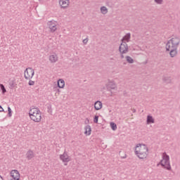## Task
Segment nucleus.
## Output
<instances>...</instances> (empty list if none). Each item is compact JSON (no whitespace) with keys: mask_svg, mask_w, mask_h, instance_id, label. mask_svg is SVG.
<instances>
[{"mask_svg":"<svg viewBox=\"0 0 180 180\" xmlns=\"http://www.w3.org/2000/svg\"><path fill=\"white\" fill-rule=\"evenodd\" d=\"M102 108V102L100 101H97L94 103V108L96 110H101V108Z\"/></svg>","mask_w":180,"mask_h":180,"instance_id":"13","label":"nucleus"},{"mask_svg":"<svg viewBox=\"0 0 180 180\" xmlns=\"http://www.w3.org/2000/svg\"><path fill=\"white\" fill-rule=\"evenodd\" d=\"M34 75V70L32 68H27L24 72V77L25 79H32Z\"/></svg>","mask_w":180,"mask_h":180,"instance_id":"6","label":"nucleus"},{"mask_svg":"<svg viewBox=\"0 0 180 180\" xmlns=\"http://www.w3.org/2000/svg\"><path fill=\"white\" fill-rule=\"evenodd\" d=\"M147 123H148V124H150L151 123H154V118H153V116L148 115V117H147Z\"/></svg>","mask_w":180,"mask_h":180,"instance_id":"20","label":"nucleus"},{"mask_svg":"<svg viewBox=\"0 0 180 180\" xmlns=\"http://www.w3.org/2000/svg\"><path fill=\"white\" fill-rule=\"evenodd\" d=\"M119 51L120 54V58L123 60L124 58V54L129 53V45L126 42H122L119 46Z\"/></svg>","mask_w":180,"mask_h":180,"instance_id":"4","label":"nucleus"},{"mask_svg":"<svg viewBox=\"0 0 180 180\" xmlns=\"http://www.w3.org/2000/svg\"><path fill=\"white\" fill-rule=\"evenodd\" d=\"M28 84L30 86L34 85V81L30 80Z\"/></svg>","mask_w":180,"mask_h":180,"instance_id":"29","label":"nucleus"},{"mask_svg":"<svg viewBox=\"0 0 180 180\" xmlns=\"http://www.w3.org/2000/svg\"><path fill=\"white\" fill-rule=\"evenodd\" d=\"M60 9H68L70 8V0H59Z\"/></svg>","mask_w":180,"mask_h":180,"instance_id":"9","label":"nucleus"},{"mask_svg":"<svg viewBox=\"0 0 180 180\" xmlns=\"http://www.w3.org/2000/svg\"><path fill=\"white\" fill-rule=\"evenodd\" d=\"M49 60L51 64H55V63H57L58 61V56L56 55V53H53L49 56Z\"/></svg>","mask_w":180,"mask_h":180,"instance_id":"11","label":"nucleus"},{"mask_svg":"<svg viewBox=\"0 0 180 180\" xmlns=\"http://www.w3.org/2000/svg\"><path fill=\"white\" fill-rule=\"evenodd\" d=\"M64 86H65V82L63 79H59L58 80V87L63 89Z\"/></svg>","mask_w":180,"mask_h":180,"instance_id":"14","label":"nucleus"},{"mask_svg":"<svg viewBox=\"0 0 180 180\" xmlns=\"http://www.w3.org/2000/svg\"><path fill=\"white\" fill-rule=\"evenodd\" d=\"M84 134H87V136L91 134V126L86 125L84 128Z\"/></svg>","mask_w":180,"mask_h":180,"instance_id":"18","label":"nucleus"},{"mask_svg":"<svg viewBox=\"0 0 180 180\" xmlns=\"http://www.w3.org/2000/svg\"><path fill=\"white\" fill-rule=\"evenodd\" d=\"M119 154L121 158H127V155H126V152H124V150H120Z\"/></svg>","mask_w":180,"mask_h":180,"instance_id":"22","label":"nucleus"},{"mask_svg":"<svg viewBox=\"0 0 180 180\" xmlns=\"http://www.w3.org/2000/svg\"><path fill=\"white\" fill-rule=\"evenodd\" d=\"M53 91H54V92H56V94H60V89H58V87L54 86L53 87Z\"/></svg>","mask_w":180,"mask_h":180,"instance_id":"26","label":"nucleus"},{"mask_svg":"<svg viewBox=\"0 0 180 180\" xmlns=\"http://www.w3.org/2000/svg\"><path fill=\"white\" fill-rule=\"evenodd\" d=\"M180 39L179 37H173L166 44V51L169 50H176L179 46Z\"/></svg>","mask_w":180,"mask_h":180,"instance_id":"3","label":"nucleus"},{"mask_svg":"<svg viewBox=\"0 0 180 180\" xmlns=\"http://www.w3.org/2000/svg\"><path fill=\"white\" fill-rule=\"evenodd\" d=\"M135 154L138 158L144 160L148 155V148L144 144H138L135 148Z\"/></svg>","mask_w":180,"mask_h":180,"instance_id":"1","label":"nucleus"},{"mask_svg":"<svg viewBox=\"0 0 180 180\" xmlns=\"http://www.w3.org/2000/svg\"><path fill=\"white\" fill-rule=\"evenodd\" d=\"M110 127L113 130H116V129H117V125L114 122H110Z\"/></svg>","mask_w":180,"mask_h":180,"instance_id":"23","label":"nucleus"},{"mask_svg":"<svg viewBox=\"0 0 180 180\" xmlns=\"http://www.w3.org/2000/svg\"><path fill=\"white\" fill-rule=\"evenodd\" d=\"M154 1L155 2V4H157L158 5H162L164 0H154Z\"/></svg>","mask_w":180,"mask_h":180,"instance_id":"25","label":"nucleus"},{"mask_svg":"<svg viewBox=\"0 0 180 180\" xmlns=\"http://www.w3.org/2000/svg\"><path fill=\"white\" fill-rule=\"evenodd\" d=\"M48 26L50 29L51 33H54L57 30V22L51 20L48 22Z\"/></svg>","mask_w":180,"mask_h":180,"instance_id":"7","label":"nucleus"},{"mask_svg":"<svg viewBox=\"0 0 180 180\" xmlns=\"http://www.w3.org/2000/svg\"><path fill=\"white\" fill-rule=\"evenodd\" d=\"M8 116L11 117L12 116V110L11 109V107H8Z\"/></svg>","mask_w":180,"mask_h":180,"instance_id":"27","label":"nucleus"},{"mask_svg":"<svg viewBox=\"0 0 180 180\" xmlns=\"http://www.w3.org/2000/svg\"><path fill=\"white\" fill-rule=\"evenodd\" d=\"M162 81L165 84H171V82H172V80L171 79V77L168 76H164L162 77Z\"/></svg>","mask_w":180,"mask_h":180,"instance_id":"15","label":"nucleus"},{"mask_svg":"<svg viewBox=\"0 0 180 180\" xmlns=\"http://www.w3.org/2000/svg\"><path fill=\"white\" fill-rule=\"evenodd\" d=\"M162 167L166 169H171V165L169 164V156L166 153L162 154V160L160 161Z\"/></svg>","mask_w":180,"mask_h":180,"instance_id":"5","label":"nucleus"},{"mask_svg":"<svg viewBox=\"0 0 180 180\" xmlns=\"http://www.w3.org/2000/svg\"><path fill=\"white\" fill-rule=\"evenodd\" d=\"M33 158H34V153L32 150H28L27 153V158L28 160H32Z\"/></svg>","mask_w":180,"mask_h":180,"instance_id":"17","label":"nucleus"},{"mask_svg":"<svg viewBox=\"0 0 180 180\" xmlns=\"http://www.w3.org/2000/svg\"><path fill=\"white\" fill-rule=\"evenodd\" d=\"M0 112H4V108L0 105Z\"/></svg>","mask_w":180,"mask_h":180,"instance_id":"31","label":"nucleus"},{"mask_svg":"<svg viewBox=\"0 0 180 180\" xmlns=\"http://www.w3.org/2000/svg\"><path fill=\"white\" fill-rule=\"evenodd\" d=\"M98 119H99V116L95 115V116H94V122L95 123H98Z\"/></svg>","mask_w":180,"mask_h":180,"instance_id":"28","label":"nucleus"},{"mask_svg":"<svg viewBox=\"0 0 180 180\" xmlns=\"http://www.w3.org/2000/svg\"><path fill=\"white\" fill-rule=\"evenodd\" d=\"M131 37V34L127 33L125 36L123 37V38L121 39L122 43H129L130 41V39Z\"/></svg>","mask_w":180,"mask_h":180,"instance_id":"12","label":"nucleus"},{"mask_svg":"<svg viewBox=\"0 0 180 180\" xmlns=\"http://www.w3.org/2000/svg\"><path fill=\"white\" fill-rule=\"evenodd\" d=\"M60 159L63 162H65L64 165H67V162H70V161H71V158L66 152H64L63 155H60Z\"/></svg>","mask_w":180,"mask_h":180,"instance_id":"8","label":"nucleus"},{"mask_svg":"<svg viewBox=\"0 0 180 180\" xmlns=\"http://www.w3.org/2000/svg\"><path fill=\"white\" fill-rule=\"evenodd\" d=\"M167 51H170L169 52L170 57H172V58L173 57H175L178 54V51H176V49H170Z\"/></svg>","mask_w":180,"mask_h":180,"instance_id":"16","label":"nucleus"},{"mask_svg":"<svg viewBox=\"0 0 180 180\" xmlns=\"http://www.w3.org/2000/svg\"><path fill=\"white\" fill-rule=\"evenodd\" d=\"M125 58L127 61L129 63V64H133V63H134V60L129 56H127Z\"/></svg>","mask_w":180,"mask_h":180,"instance_id":"21","label":"nucleus"},{"mask_svg":"<svg viewBox=\"0 0 180 180\" xmlns=\"http://www.w3.org/2000/svg\"><path fill=\"white\" fill-rule=\"evenodd\" d=\"M100 11L103 15H106V13H108V8H106V6H101L100 8Z\"/></svg>","mask_w":180,"mask_h":180,"instance_id":"19","label":"nucleus"},{"mask_svg":"<svg viewBox=\"0 0 180 180\" xmlns=\"http://www.w3.org/2000/svg\"><path fill=\"white\" fill-rule=\"evenodd\" d=\"M30 117L31 120L36 123H40L41 122V112L38 108H34L33 106L30 110Z\"/></svg>","mask_w":180,"mask_h":180,"instance_id":"2","label":"nucleus"},{"mask_svg":"<svg viewBox=\"0 0 180 180\" xmlns=\"http://www.w3.org/2000/svg\"><path fill=\"white\" fill-rule=\"evenodd\" d=\"M0 180H4V178L0 176Z\"/></svg>","mask_w":180,"mask_h":180,"instance_id":"33","label":"nucleus"},{"mask_svg":"<svg viewBox=\"0 0 180 180\" xmlns=\"http://www.w3.org/2000/svg\"><path fill=\"white\" fill-rule=\"evenodd\" d=\"M132 112H133V113H136V108H133Z\"/></svg>","mask_w":180,"mask_h":180,"instance_id":"32","label":"nucleus"},{"mask_svg":"<svg viewBox=\"0 0 180 180\" xmlns=\"http://www.w3.org/2000/svg\"><path fill=\"white\" fill-rule=\"evenodd\" d=\"M87 122H89V120L86 119Z\"/></svg>","mask_w":180,"mask_h":180,"instance_id":"34","label":"nucleus"},{"mask_svg":"<svg viewBox=\"0 0 180 180\" xmlns=\"http://www.w3.org/2000/svg\"><path fill=\"white\" fill-rule=\"evenodd\" d=\"M83 43L84 44H86V43H88V38L83 39Z\"/></svg>","mask_w":180,"mask_h":180,"instance_id":"30","label":"nucleus"},{"mask_svg":"<svg viewBox=\"0 0 180 180\" xmlns=\"http://www.w3.org/2000/svg\"><path fill=\"white\" fill-rule=\"evenodd\" d=\"M107 90L112 91V89H117V85L115 81H109L106 84Z\"/></svg>","mask_w":180,"mask_h":180,"instance_id":"10","label":"nucleus"},{"mask_svg":"<svg viewBox=\"0 0 180 180\" xmlns=\"http://www.w3.org/2000/svg\"><path fill=\"white\" fill-rule=\"evenodd\" d=\"M0 88L2 91V94H5V92H6V89H5V86H4V84H0Z\"/></svg>","mask_w":180,"mask_h":180,"instance_id":"24","label":"nucleus"}]
</instances>
